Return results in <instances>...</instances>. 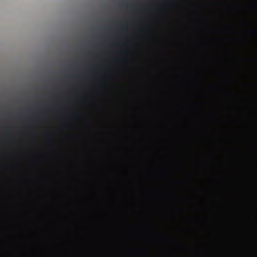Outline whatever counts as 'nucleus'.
<instances>
[{"instance_id":"1","label":"nucleus","mask_w":257,"mask_h":257,"mask_svg":"<svg viewBox=\"0 0 257 257\" xmlns=\"http://www.w3.org/2000/svg\"><path fill=\"white\" fill-rule=\"evenodd\" d=\"M166 64H257V63H166Z\"/></svg>"},{"instance_id":"2","label":"nucleus","mask_w":257,"mask_h":257,"mask_svg":"<svg viewBox=\"0 0 257 257\" xmlns=\"http://www.w3.org/2000/svg\"><path fill=\"white\" fill-rule=\"evenodd\" d=\"M107 51L105 50H97L89 51L87 53V56L88 57H92L98 56H103L107 54Z\"/></svg>"},{"instance_id":"3","label":"nucleus","mask_w":257,"mask_h":257,"mask_svg":"<svg viewBox=\"0 0 257 257\" xmlns=\"http://www.w3.org/2000/svg\"><path fill=\"white\" fill-rule=\"evenodd\" d=\"M109 45H110V44L107 43L101 44L100 45L101 46H103V47H106V46H108Z\"/></svg>"},{"instance_id":"4","label":"nucleus","mask_w":257,"mask_h":257,"mask_svg":"<svg viewBox=\"0 0 257 257\" xmlns=\"http://www.w3.org/2000/svg\"><path fill=\"white\" fill-rule=\"evenodd\" d=\"M250 32L254 35L257 34V31L256 30H252V31H250Z\"/></svg>"}]
</instances>
